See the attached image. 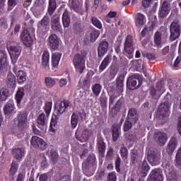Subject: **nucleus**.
Instances as JSON below:
<instances>
[{
  "label": "nucleus",
  "instance_id": "37998d69",
  "mask_svg": "<svg viewBox=\"0 0 181 181\" xmlns=\"http://www.w3.org/2000/svg\"><path fill=\"white\" fill-rule=\"evenodd\" d=\"M17 81L19 85L24 84L27 80V73L23 70H18L17 74Z\"/></svg>",
  "mask_w": 181,
  "mask_h": 181
},
{
  "label": "nucleus",
  "instance_id": "f3484780",
  "mask_svg": "<svg viewBox=\"0 0 181 181\" xmlns=\"http://www.w3.org/2000/svg\"><path fill=\"white\" fill-rule=\"evenodd\" d=\"M147 160L152 166L160 164V157L156 151H148Z\"/></svg>",
  "mask_w": 181,
  "mask_h": 181
},
{
  "label": "nucleus",
  "instance_id": "e2e57ef3",
  "mask_svg": "<svg viewBox=\"0 0 181 181\" xmlns=\"http://www.w3.org/2000/svg\"><path fill=\"white\" fill-rule=\"evenodd\" d=\"M132 123L130 122L128 117H127L125 120V123L124 124V132H128L132 129Z\"/></svg>",
  "mask_w": 181,
  "mask_h": 181
},
{
  "label": "nucleus",
  "instance_id": "e433bc0d",
  "mask_svg": "<svg viewBox=\"0 0 181 181\" xmlns=\"http://www.w3.org/2000/svg\"><path fill=\"white\" fill-rule=\"evenodd\" d=\"M139 153L138 150L133 148L130 151V164L135 165L139 160Z\"/></svg>",
  "mask_w": 181,
  "mask_h": 181
},
{
  "label": "nucleus",
  "instance_id": "2eb2a0df",
  "mask_svg": "<svg viewBox=\"0 0 181 181\" xmlns=\"http://www.w3.org/2000/svg\"><path fill=\"white\" fill-rule=\"evenodd\" d=\"M148 181H163L164 175L163 171L160 168H154L150 173L148 177Z\"/></svg>",
  "mask_w": 181,
  "mask_h": 181
},
{
  "label": "nucleus",
  "instance_id": "72a5a7b5",
  "mask_svg": "<svg viewBox=\"0 0 181 181\" xmlns=\"http://www.w3.org/2000/svg\"><path fill=\"white\" fill-rule=\"evenodd\" d=\"M154 45L157 47H161L163 45V34L161 30L155 32L153 36Z\"/></svg>",
  "mask_w": 181,
  "mask_h": 181
},
{
  "label": "nucleus",
  "instance_id": "79ce46f5",
  "mask_svg": "<svg viewBox=\"0 0 181 181\" xmlns=\"http://www.w3.org/2000/svg\"><path fill=\"white\" fill-rule=\"evenodd\" d=\"M118 72V70L117 69L116 66H110L109 70L107 71V80L112 81L114 80V78L116 77V75Z\"/></svg>",
  "mask_w": 181,
  "mask_h": 181
},
{
  "label": "nucleus",
  "instance_id": "4c0bfd02",
  "mask_svg": "<svg viewBox=\"0 0 181 181\" xmlns=\"http://www.w3.org/2000/svg\"><path fill=\"white\" fill-rule=\"evenodd\" d=\"M121 129V127L117 124H113L112 127V140L116 142V141L119 138V130Z\"/></svg>",
  "mask_w": 181,
  "mask_h": 181
},
{
  "label": "nucleus",
  "instance_id": "4d7b16f0",
  "mask_svg": "<svg viewBox=\"0 0 181 181\" xmlns=\"http://www.w3.org/2000/svg\"><path fill=\"white\" fill-rule=\"evenodd\" d=\"M91 21H92V24L95 26L96 28L98 29H102L103 28V25H102V22L98 20V18L95 17V16H92L91 17Z\"/></svg>",
  "mask_w": 181,
  "mask_h": 181
},
{
  "label": "nucleus",
  "instance_id": "052dcab7",
  "mask_svg": "<svg viewBox=\"0 0 181 181\" xmlns=\"http://www.w3.org/2000/svg\"><path fill=\"white\" fill-rule=\"evenodd\" d=\"M71 8L75 12L80 11V1L78 0H73L71 2Z\"/></svg>",
  "mask_w": 181,
  "mask_h": 181
},
{
  "label": "nucleus",
  "instance_id": "9d476101",
  "mask_svg": "<svg viewBox=\"0 0 181 181\" xmlns=\"http://www.w3.org/2000/svg\"><path fill=\"white\" fill-rule=\"evenodd\" d=\"M51 29L55 33H63L60 16L58 14H54L51 18Z\"/></svg>",
  "mask_w": 181,
  "mask_h": 181
},
{
  "label": "nucleus",
  "instance_id": "5701e85b",
  "mask_svg": "<svg viewBox=\"0 0 181 181\" xmlns=\"http://www.w3.org/2000/svg\"><path fill=\"white\" fill-rule=\"evenodd\" d=\"M3 112L6 117H10L16 113V106L13 101L7 102L4 106Z\"/></svg>",
  "mask_w": 181,
  "mask_h": 181
},
{
  "label": "nucleus",
  "instance_id": "680f3d73",
  "mask_svg": "<svg viewBox=\"0 0 181 181\" xmlns=\"http://www.w3.org/2000/svg\"><path fill=\"white\" fill-rule=\"evenodd\" d=\"M57 127V119L52 118L51 119V122H50V126H49V130L52 133H56V129Z\"/></svg>",
  "mask_w": 181,
  "mask_h": 181
},
{
  "label": "nucleus",
  "instance_id": "393cba45",
  "mask_svg": "<svg viewBox=\"0 0 181 181\" xmlns=\"http://www.w3.org/2000/svg\"><path fill=\"white\" fill-rule=\"evenodd\" d=\"M62 25L64 30L69 29L71 25V16L68 8H65L62 13Z\"/></svg>",
  "mask_w": 181,
  "mask_h": 181
},
{
  "label": "nucleus",
  "instance_id": "b1692460",
  "mask_svg": "<svg viewBox=\"0 0 181 181\" xmlns=\"http://www.w3.org/2000/svg\"><path fill=\"white\" fill-rule=\"evenodd\" d=\"M177 144H178L177 139L175 136L171 137L165 148V151L169 156H171L173 154L174 151H175L177 146Z\"/></svg>",
  "mask_w": 181,
  "mask_h": 181
},
{
  "label": "nucleus",
  "instance_id": "473e14b6",
  "mask_svg": "<svg viewBox=\"0 0 181 181\" xmlns=\"http://www.w3.org/2000/svg\"><path fill=\"white\" fill-rule=\"evenodd\" d=\"M25 98V88L19 87L15 95V100L18 107L21 105L22 100Z\"/></svg>",
  "mask_w": 181,
  "mask_h": 181
},
{
  "label": "nucleus",
  "instance_id": "4468645a",
  "mask_svg": "<svg viewBox=\"0 0 181 181\" xmlns=\"http://www.w3.org/2000/svg\"><path fill=\"white\" fill-rule=\"evenodd\" d=\"M96 148L99 153V156L102 158L105 157L106 151V144L104 137L99 135L97 136L96 139Z\"/></svg>",
  "mask_w": 181,
  "mask_h": 181
},
{
  "label": "nucleus",
  "instance_id": "39448f33",
  "mask_svg": "<svg viewBox=\"0 0 181 181\" xmlns=\"http://www.w3.org/2000/svg\"><path fill=\"white\" fill-rule=\"evenodd\" d=\"M143 78L139 75H132L127 81V87L130 90L139 89L142 85Z\"/></svg>",
  "mask_w": 181,
  "mask_h": 181
},
{
  "label": "nucleus",
  "instance_id": "423d86ee",
  "mask_svg": "<svg viewBox=\"0 0 181 181\" xmlns=\"http://www.w3.org/2000/svg\"><path fill=\"white\" fill-rule=\"evenodd\" d=\"M87 113L85 110H77L74 112L71 117V126L73 129H76V127L78 124V121L83 122L86 120Z\"/></svg>",
  "mask_w": 181,
  "mask_h": 181
},
{
  "label": "nucleus",
  "instance_id": "c756f323",
  "mask_svg": "<svg viewBox=\"0 0 181 181\" xmlns=\"http://www.w3.org/2000/svg\"><path fill=\"white\" fill-rule=\"evenodd\" d=\"M110 47L109 42L105 40H102L99 44V47L98 49V56L99 57H103L105 54H107L108 51V48Z\"/></svg>",
  "mask_w": 181,
  "mask_h": 181
},
{
  "label": "nucleus",
  "instance_id": "f257e3e1",
  "mask_svg": "<svg viewBox=\"0 0 181 181\" xmlns=\"http://www.w3.org/2000/svg\"><path fill=\"white\" fill-rule=\"evenodd\" d=\"M7 50L11 57L12 64L15 65L21 56L22 47L16 41L8 40L7 41Z\"/></svg>",
  "mask_w": 181,
  "mask_h": 181
},
{
  "label": "nucleus",
  "instance_id": "09e8293b",
  "mask_svg": "<svg viewBox=\"0 0 181 181\" xmlns=\"http://www.w3.org/2000/svg\"><path fill=\"white\" fill-rule=\"evenodd\" d=\"M10 95L9 89L6 88L0 89V101H6Z\"/></svg>",
  "mask_w": 181,
  "mask_h": 181
},
{
  "label": "nucleus",
  "instance_id": "0eeeda50",
  "mask_svg": "<svg viewBox=\"0 0 181 181\" xmlns=\"http://www.w3.org/2000/svg\"><path fill=\"white\" fill-rule=\"evenodd\" d=\"M71 103L68 100H62L59 103L55 104V119L58 120L59 118L65 112L68 111V108Z\"/></svg>",
  "mask_w": 181,
  "mask_h": 181
},
{
  "label": "nucleus",
  "instance_id": "412c9836",
  "mask_svg": "<svg viewBox=\"0 0 181 181\" xmlns=\"http://www.w3.org/2000/svg\"><path fill=\"white\" fill-rule=\"evenodd\" d=\"M37 128L42 131V133H46L47 129V123L46 119V115L41 113L37 118Z\"/></svg>",
  "mask_w": 181,
  "mask_h": 181
},
{
  "label": "nucleus",
  "instance_id": "ddd939ff",
  "mask_svg": "<svg viewBox=\"0 0 181 181\" xmlns=\"http://www.w3.org/2000/svg\"><path fill=\"white\" fill-rule=\"evenodd\" d=\"M21 39L23 41V45L28 47H30L33 45V38L32 37V35L27 29H24L21 32Z\"/></svg>",
  "mask_w": 181,
  "mask_h": 181
},
{
  "label": "nucleus",
  "instance_id": "aec40b11",
  "mask_svg": "<svg viewBox=\"0 0 181 181\" xmlns=\"http://www.w3.org/2000/svg\"><path fill=\"white\" fill-rule=\"evenodd\" d=\"M48 46L52 52L56 51L59 47V40L56 34H51L48 37Z\"/></svg>",
  "mask_w": 181,
  "mask_h": 181
},
{
  "label": "nucleus",
  "instance_id": "13d9d810",
  "mask_svg": "<svg viewBox=\"0 0 181 181\" xmlns=\"http://www.w3.org/2000/svg\"><path fill=\"white\" fill-rule=\"evenodd\" d=\"M52 108V102H46L44 106V111L46 113V116L48 117L50 115V112Z\"/></svg>",
  "mask_w": 181,
  "mask_h": 181
},
{
  "label": "nucleus",
  "instance_id": "f704fd0d",
  "mask_svg": "<svg viewBox=\"0 0 181 181\" xmlns=\"http://www.w3.org/2000/svg\"><path fill=\"white\" fill-rule=\"evenodd\" d=\"M19 169V163H18L16 160H13L12 163H11V168L8 170V175L14 179L15 175L17 174V172Z\"/></svg>",
  "mask_w": 181,
  "mask_h": 181
},
{
  "label": "nucleus",
  "instance_id": "a18cd8bd",
  "mask_svg": "<svg viewBox=\"0 0 181 181\" xmlns=\"http://www.w3.org/2000/svg\"><path fill=\"white\" fill-rule=\"evenodd\" d=\"M57 4L56 0H49L48 4V15L52 16L53 13L57 10Z\"/></svg>",
  "mask_w": 181,
  "mask_h": 181
},
{
  "label": "nucleus",
  "instance_id": "58836bf2",
  "mask_svg": "<svg viewBox=\"0 0 181 181\" xmlns=\"http://www.w3.org/2000/svg\"><path fill=\"white\" fill-rule=\"evenodd\" d=\"M25 128L21 126H16V128H13L12 129V134L15 136H17L18 139L22 138L23 136H25Z\"/></svg>",
  "mask_w": 181,
  "mask_h": 181
},
{
  "label": "nucleus",
  "instance_id": "c85d7f7f",
  "mask_svg": "<svg viewBox=\"0 0 181 181\" xmlns=\"http://www.w3.org/2000/svg\"><path fill=\"white\" fill-rule=\"evenodd\" d=\"M124 103V97L119 98V100H117L115 105L112 107L110 110V114L112 115V117L117 115L118 112L121 111V109L122 107V105Z\"/></svg>",
  "mask_w": 181,
  "mask_h": 181
},
{
  "label": "nucleus",
  "instance_id": "c9c22d12",
  "mask_svg": "<svg viewBox=\"0 0 181 181\" xmlns=\"http://www.w3.org/2000/svg\"><path fill=\"white\" fill-rule=\"evenodd\" d=\"M61 59L62 53L54 52L52 54L51 65L53 68H57V66L59 65Z\"/></svg>",
  "mask_w": 181,
  "mask_h": 181
},
{
  "label": "nucleus",
  "instance_id": "7c9ffc66",
  "mask_svg": "<svg viewBox=\"0 0 181 181\" xmlns=\"http://www.w3.org/2000/svg\"><path fill=\"white\" fill-rule=\"evenodd\" d=\"M6 85L8 88L10 89H13L16 87V77L11 71L7 74Z\"/></svg>",
  "mask_w": 181,
  "mask_h": 181
},
{
  "label": "nucleus",
  "instance_id": "f8f14e48",
  "mask_svg": "<svg viewBox=\"0 0 181 181\" xmlns=\"http://www.w3.org/2000/svg\"><path fill=\"white\" fill-rule=\"evenodd\" d=\"M31 146L35 148H39L41 151H45L47 146V144L41 137L33 136L30 141Z\"/></svg>",
  "mask_w": 181,
  "mask_h": 181
},
{
  "label": "nucleus",
  "instance_id": "dca6fc26",
  "mask_svg": "<svg viewBox=\"0 0 181 181\" xmlns=\"http://www.w3.org/2000/svg\"><path fill=\"white\" fill-rule=\"evenodd\" d=\"M75 136L76 139L81 143H85L87 142V141L90 138L91 131H90L88 128H85L80 136V130L79 129H77Z\"/></svg>",
  "mask_w": 181,
  "mask_h": 181
},
{
  "label": "nucleus",
  "instance_id": "a211bd4d",
  "mask_svg": "<svg viewBox=\"0 0 181 181\" xmlns=\"http://www.w3.org/2000/svg\"><path fill=\"white\" fill-rule=\"evenodd\" d=\"M170 10V4H169L168 1H163L158 10V17H160V18H165V17L169 15Z\"/></svg>",
  "mask_w": 181,
  "mask_h": 181
},
{
  "label": "nucleus",
  "instance_id": "6ab92c4d",
  "mask_svg": "<svg viewBox=\"0 0 181 181\" xmlns=\"http://www.w3.org/2000/svg\"><path fill=\"white\" fill-rule=\"evenodd\" d=\"M15 124L16 126H20L26 129L28 124V114L21 111L17 117L15 118Z\"/></svg>",
  "mask_w": 181,
  "mask_h": 181
},
{
  "label": "nucleus",
  "instance_id": "9b49d317",
  "mask_svg": "<svg viewBox=\"0 0 181 181\" xmlns=\"http://www.w3.org/2000/svg\"><path fill=\"white\" fill-rule=\"evenodd\" d=\"M170 113V103L169 101H165L158 106L157 115L161 119H165L168 117Z\"/></svg>",
  "mask_w": 181,
  "mask_h": 181
},
{
  "label": "nucleus",
  "instance_id": "6e6552de",
  "mask_svg": "<svg viewBox=\"0 0 181 181\" xmlns=\"http://www.w3.org/2000/svg\"><path fill=\"white\" fill-rule=\"evenodd\" d=\"M135 47H134V41L132 35H127L125 39V43L124 47V51L125 52L126 56L129 59H132L134 56V52Z\"/></svg>",
  "mask_w": 181,
  "mask_h": 181
},
{
  "label": "nucleus",
  "instance_id": "5fc2aeb1",
  "mask_svg": "<svg viewBox=\"0 0 181 181\" xmlns=\"http://www.w3.org/2000/svg\"><path fill=\"white\" fill-rule=\"evenodd\" d=\"M59 157V153H57V151L51 149L49 158L53 162V163L54 164L57 163V160Z\"/></svg>",
  "mask_w": 181,
  "mask_h": 181
},
{
  "label": "nucleus",
  "instance_id": "cd10ccee",
  "mask_svg": "<svg viewBox=\"0 0 181 181\" xmlns=\"http://www.w3.org/2000/svg\"><path fill=\"white\" fill-rule=\"evenodd\" d=\"M50 54L48 49H45L42 55V65L44 69L49 70L50 69Z\"/></svg>",
  "mask_w": 181,
  "mask_h": 181
},
{
  "label": "nucleus",
  "instance_id": "bb28decb",
  "mask_svg": "<svg viewBox=\"0 0 181 181\" xmlns=\"http://www.w3.org/2000/svg\"><path fill=\"white\" fill-rule=\"evenodd\" d=\"M96 162V158L93 155H89L88 158L82 163V169L88 170L91 167L94 166Z\"/></svg>",
  "mask_w": 181,
  "mask_h": 181
},
{
  "label": "nucleus",
  "instance_id": "3c124183",
  "mask_svg": "<svg viewBox=\"0 0 181 181\" xmlns=\"http://www.w3.org/2000/svg\"><path fill=\"white\" fill-rule=\"evenodd\" d=\"M120 156L122 157V160H128L129 151H128V148H126V146H121Z\"/></svg>",
  "mask_w": 181,
  "mask_h": 181
},
{
  "label": "nucleus",
  "instance_id": "2f4dec72",
  "mask_svg": "<svg viewBox=\"0 0 181 181\" xmlns=\"http://www.w3.org/2000/svg\"><path fill=\"white\" fill-rule=\"evenodd\" d=\"M127 118L132 124H135L139 119V115L137 113V110L134 108L129 110Z\"/></svg>",
  "mask_w": 181,
  "mask_h": 181
},
{
  "label": "nucleus",
  "instance_id": "774afa93",
  "mask_svg": "<svg viewBox=\"0 0 181 181\" xmlns=\"http://www.w3.org/2000/svg\"><path fill=\"white\" fill-rule=\"evenodd\" d=\"M57 181H72V177L69 175H64L59 177Z\"/></svg>",
  "mask_w": 181,
  "mask_h": 181
},
{
  "label": "nucleus",
  "instance_id": "bf43d9fd",
  "mask_svg": "<svg viewBox=\"0 0 181 181\" xmlns=\"http://www.w3.org/2000/svg\"><path fill=\"white\" fill-rule=\"evenodd\" d=\"M74 30L76 34H80L83 32V28L81 27V23L78 21L74 23Z\"/></svg>",
  "mask_w": 181,
  "mask_h": 181
},
{
  "label": "nucleus",
  "instance_id": "338daca9",
  "mask_svg": "<svg viewBox=\"0 0 181 181\" xmlns=\"http://www.w3.org/2000/svg\"><path fill=\"white\" fill-rule=\"evenodd\" d=\"M176 163L177 165L181 166V148L177 149L176 154Z\"/></svg>",
  "mask_w": 181,
  "mask_h": 181
},
{
  "label": "nucleus",
  "instance_id": "6e6d98bb",
  "mask_svg": "<svg viewBox=\"0 0 181 181\" xmlns=\"http://www.w3.org/2000/svg\"><path fill=\"white\" fill-rule=\"evenodd\" d=\"M99 101L102 108L107 107V97L105 95V93H102L99 98Z\"/></svg>",
  "mask_w": 181,
  "mask_h": 181
},
{
  "label": "nucleus",
  "instance_id": "c03bdc74",
  "mask_svg": "<svg viewBox=\"0 0 181 181\" xmlns=\"http://www.w3.org/2000/svg\"><path fill=\"white\" fill-rule=\"evenodd\" d=\"M150 169L151 167L149 164L147 163L146 160H144V161L141 163V175L143 176V177H146V176L149 173Z\"/></svg>",
  "mask_w": 181,
  "mask_h": 181
},
{
  "label": "nucleus",
  "instance_id": "de8ad7c7",
  "mask_svg": "<svg viewBox=\"0 0 181 181\" xmlns=\"http://www.w3.org/2000/svg\"><path fill=\"white\" fill-rule=\"evenodd\" d=\"M45 9L37 6H33V14L36 18H40Z\"/></svg>",
  "mask_w": 181,
  "mask_h": 181
},
{
  "label": "nucleus",
  "instance_id": "7ed1b4c3",
  "mask_svg": "<svg viewBox=\"0 0 181 181\" xmlns=\"http://www.w3.org/2000/svg\"><path fill=\"white\" fill-rule=\"evenodd\" d=\"M124 75L123 74L118 76L116 80V90L117 93H113V95L110 96L109 104L110 107L112 105H114L115 101H117L120 93L124 91Z\"/></svg>",
  "mask_w": 181,
  "mask_h": 181
},
{
  "label": "nucleus",
  "instance_id": "0e129e2a",
  "mask_svg": "<svg viewBox=\"0 0 181 181\" xmlns=\"http://www.w3.org/2000/svg\"><path fill=\"white\" fill-rule=\"evenodd\" d=\"M34 6L40 7L43 9L46 8V0H36Z\"/></svg>",
  "mask_w": 181,
  "mask_h": 181
},
{
  "label": "nucleus",
  "instance_id": "4be33fe9",
  "mask_svg": "<svg viewBox=\"0 0 181 181\" xmlns=\"http://www.w3.org/2000/svg\"><path fill=\"white\" fill-rule=\"evenodd\" d=\"M154 138L160 146H164L168 139L167 134L161 132H155Z\"/></svg>",
  "mask_w": 181,
  "mask_h": 181
},
{
  "label": "nucleus",
  "instance_id": "a878e982",
  "mask_svg": "<svg viewBox=\"0 0 181 181\" xmlns=\"http://www.w3.org/2000/svg\"><path fill=\"white\" fill-rule=\"evenodd\" d=\"M11 153L15 160L21 162L25 156V151L24 148H15L12 149Z\"/></svg>",
  "mask_w": 181,
  "mask_h": 181
},
{
  "label": "nucleus",
  "instance_id": "69168bd1",
  "mask_svg": "<svg viewBox=\"0 0 181 181\" xmlns=\"http://www.w3.org/2000/svg\"><path fill=\"white\" fill-rule=\"evenodd\" d=\"M107 181H117V175L115 172L109 173Z\"/></svg>",
  "mask_w": 181,
  "mask_h": 181
},
{
  "label": "nucleus",
  "instance_id": "603ef678",
  "mask_svg": "<svg viewBox=\"0 0 181 181\" xmlns=\"http://www.w3.org/2000/svg\"><path fill=\"white\" fill-rule=\"evenodd\" d=\"M102 90V85L100 83H95L92 86V92L95 96H98Z\"/></svg>",
  "mask_w": 181,
  "mask_h": 181
},
{
  "label": "nucleus",
  "instance_id": "f03ea898",
  "mask_svg": "<svg viewBox=\"0 0 181 181\" xmlns=\"http://www.w3.org/2000/svg\"><path fill=\"white\" fill-rule=\"evenodd\" d=\"M87 52L77 53L74 56L73 64L76 71L79 74H83L86 69V58Z\"/></svg>",
  "mask_w": 181,
  "mask_h": 181
},
{
  "label": "nucleus",
  "instance_id": "1a4fd4ad",
  "mask_svg": "<svg viewBox=\"0 0 181 181\" xmlns=\"http://www.w3.org/2000/svg\"><path fill=\"white\" fill-rule=\"evenodd\" d=\"M37 30L41 33H46L50 30V18L47 14L37 23Z\"/></svg>",
  "mask_w": 181,
  "mask_h": 181
},
{
  "label": "nucleus",
  "instance_id": "8fccbe9b",
  "mask_svg": "<svg viewBox=\"0 0 181 181\" xmlns=\"http://www.w3.org/2000/svg\"><path fill=\"white\" fill-rule=\"evenodd\" d=\"M45 83L47 88H52L56 85V80L52 77H45Z\"/></svg>",
  "mask_w": 181,
  "mask_h": 181
},
{
  "label": "nucleus",
  "instance_id": "864d4df0",
  "mask_svg": "<svg viewBox=\"0 0 181 181\" xmlns=\"http://www.w3.org/2000/svg\"><path fill=\"white\" fill-rule=\"evenodd\" d=\"M100 34V30H93L90 33V41L94 42L97 40L99 35Z\"/></svg>",
  "mask_w": 181,
  "mask_h": 181
},
{
  "label": "nucleus",
  "instance_id": "a19ab883",
  "mask_svg": "<svg viewBox=\"0 0 181 181\" xmlns=\"http://www.w3.org/2000/svg\"><path fill=\"white\" fill-rule=\"evenodd\" d=\"M112 60V55L110 54H108L103 59V61L101 62V64L99 66V70L100 71H104V70L107 67V66L110 64V61Z\"/></svg>",
  "mask_w": 181,
  "mask_h": 181
},
{
  "label": "nucleus",
  "instance_id": "20e7f679",
  "mask_svg": "<svg viewBox=\"0 0 181 181\" xmlns=\"http://www.w3.org/2000/svg\"><path fill=\"white\" fill-rule=\"evenodd\" d=\"M181 35V23L179 20L173 21L170 25V42L175 41Z\"/></svg>",
  "mask_w": 181,
  "mask_h": 181
},
{
  "label": "nucleus",
  "instance_id": "49530a36",
  "mask_svg": "<svg viewBox=\"0 0 181 181\" xmlns=\"http://www.w3.org/2000/svg\"><path fill=\"white\" fill-rule=\"evenodd\" d=\"M7 61V54L4 49H0V70L4 68Z\"/></svg>",
  "mask_w": 181,
  "mask_h": 181
},
{
  "label": "nucleus",
  "instance_id": "ea45409f",
  "mask_svg": "<svg viewBox=\"0 0 181 181\" xmlns=\"http://www.w3.org/2000/svg\"><path fill=\"white\" fill-rule=\"evenodd\" d=\"M146 22V17L141 13H137L135 18V23L136 26H141Z\"/></svg>",
  "mask_w": 181,
  "mask_h": 181
}]
</instances>
